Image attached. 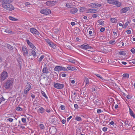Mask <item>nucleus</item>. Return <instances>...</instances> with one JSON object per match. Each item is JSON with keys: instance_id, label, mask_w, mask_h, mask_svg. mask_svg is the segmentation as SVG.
Here are the masks:
<instances>
[{"instance_id": "f257e3e1", "label": "nucleus", "mask_w": 135, "mask_h": 135, "mask_svg": "<svg viewBox=\"0 0 135 135\" xmlns=\"http://www.w3.org/2000/svg\"><path fill=\"white\" fill-rule=\"evenodd\" d=\"M13 81L12 79H10L7 80L5 82L4 86L6 89H8L12 85Z\"/></svg>"}, {"instance_id": "f03ea898", "label": "nucleus", "mask_w": 135, "mask_h": 135, "mask_svg": "<svg viewBox=\"0 0 135 135\" xmlns=\"http://www.w3.org/2000/svg\"><path fill=\"white\" fill-rule=\"evenodd\" d=\"M9 3L2 6L3 8L9 11H12L14 9L13 6L11 3Z\"/></svg>"}, {"instance_id": "7ed1b4c3", "label": "nucleus", "mask_w": 135, "mask_h": 135, "mask_svg": "<svg viewBox=\"0 0 135 135\" xmlns=\"http://www.w3.org/2000/svg\"><path fill=\"white\" fill-rule=\"evenodd\" d=\"M8 76L7 73L5 71L3 72L0 75V80L1 81H4Z\"/></svg>"}, {"instance_id": "20e7f679", "label": "nucleus", "mask_w": 135, "mask_h": 135, "mask_svg": "<svg viewBox=\"0 0 135 135\" xmlns=\"http://www.w3.org/2000/svg\"><path fill=\"white\" fill-rule=\"evenodd\" d=\"M40 12L42 14L46 15L49 14L51 13V11L47 8L42 9L41 10Z\"/></svg>"}, {"instance_id": "39448f33", "label": "nucleus", "mask_w": 135, "mask_h": 135, "mask_svg": "<svg viewBox=\"0 0 135 135\" xmlns=\"http://www.w3.org/2000/svg\"><path fill=\"white\" fill-rule=\"evenodd\" d=\"M55 88L58 89H61L64 87V85L63 84H60L58 83H55L54 85Z\"/></svg>"}, {"instance_id": "423d86ee", "label": "nucleus", "mask_w": 135, "mask_h": 135, "mask_svg": "<svg viewBox=\"0 0 135 135\" xmlns=\"http://www.w3.org/2000/svg\"><path fill=\"white\" fill-rule=\"evenodd\" d=\"M80 47L82 49L85 50L87 49H91L93 48L90 46L86 44H84L83 45H81Z\"/></svg>"}, {"instance_id": "0eeeda50", "label": "nucleus", "mask_w": 135, "mask_h": 135, "mask_svg": "<svg viewBox=\"0 0 135 135\" xmlns=\"http://www.w3.org/2000/svg\"><path fill=\"white\" fill-rule=\"evenodd\" d=\"M13 0H0L2 6L9 3H11Z\"/></svg>"}, {"instance_id": "6e6552de", "label": "nucleus", "mask_w": 135, "mask_h": 135, "mask_svg": "<svg viewBox=\"0 0 135 135\" xmlns=\"http://www.w3.org/2000/svg\"><path fill=\"white\" fill-rule=\"evenodd\" d=\"M30 32L32 33L38 35L39 33L35 28H31L30 29Z\"/></svg>"}, {"instance_id": "1a4fd4ad", "label": "nucleus", "mask_w": 135, "mask_h": 135, "mask_svg": "<svg viewBox=\"0 0 135 135\" xmlns=\"http://www.w3.org/2000/svg\"><path fill=\"white\" fill-rule=\"evenodd\" d=\"M129 10V7H126L120 10V12L122 13H123L126 12Z\"/></svg>"}, {"instance_id": "9d476101", "label": "nucleus", "mask_w": 135, "mask_h": 135, "mask_svg": "<svg viewBox=\"0 0 135 135\" xmlns=\"http://www.w3.org/2000/svg\"><path fill=\"white\" fill-rule=\"evenodd\" d=\"M22 51L23 55L25 56H26L28 55V52L27 49V48H26L25 47H23Z\"/></svg>"}, {"instance_id": "9b49d317", "label": "nucleus", "mask_w": 135, "mask_h": 135, "mask_svg": "<svg viewBox=\"0 0 135 135\" xmlns=\"http://www.w3.org/2000/svg\"><path fill=\"white\" fill-rule=\"evenodd\" d=\"M26 41L28 44L31 48H32V49L34 50H35L36 49V47L33 44L30 42L29 40H27Z\"/></svg>"}, {"instance_id": "f8f14e48", "label": "nucleus", "mask_w": 135, "mask_h": 135, "mask_svg": "<svg viewBox=\"0 0 135 135\" xmlns=\"http://www.w3.org/2000/svg\"><path fill=\"white\" fill-rule=\"evenodd\" d=\"M97 9H90L88 10L87 12L88 13H95L97 12Z\"/></svg>"}, {"instance_id": "ddd939ff", "label": "nucleus", "mask_w": 135, "mask_h": 135, "mask_svg": "<svg viewBox=\"0 0 135 135\" xmlns=\"http://www.w3.org/2000/svg\"><path fill=\"white\" fill-rule=\"evenodd\" d=\"M47 42L49 45L53 49H55L56 48V46L55 45L50 41L48 40L47 41Z\"/></svg>"}, {"instance_id": "4468645a", "label": "nucleus", "mask_w": 135, "mask_h": 135, "mask_svg": "<svg viewBox=\"0 0 135 135\" xmlns=\"http://www.w3.org/2000/svg\"><path fill=\"white\" fill-rule=\"evenodd\" d=\"M108 2L111 4H115L118 3V1H115L114 0H107Z\"/></svg>"}, {"instance_id": "2eb2a0df", "label": "nucleus", "mask_w": 135, "mask_h": 135, "mask_svg": "<svg viewBox=\"0 0 135 135\" xmlns=\"http://www.w3.org/2000/svg\"><path fill=\"white\" fill-rule=\"evenodd\" d=\"M78 9L77 8H73L70 9V12L71 14H74L76 13Z\"/></svg>"}, {"instance_id": "dca6fc26", "label": "nucleus", "mask_w": 135, "mask_h": 135, "mask_svg": "<svg viewBox=\"0 0 135 135\" xmlns=\"http://www.w3.org/2000/svg\"><path fill=\"white\" fill-rule=\"evenodd\" d=\"M94 102L97 105H99L100 104V100L98 99H93Z\"/></svg>"}, {"instance_id": "f3484780", "label": "nucleus", "mask_w": 135, "mask_h": 135, "mask_svg": "<svg viewBox=\"0 0 135 135\" xmlns=\"http://www.w3.org/2000/svg\"><path fill=\"white\" fill-rule=\"evenodd\" d=\"M104 6V5L103 3L98 4V3L96 2L95 3V8L96 7H103Z\"/></svg>"}, {"instance_id": "a211bd4d", "label": "nucleus", "mask_w": 135, "mask_h": 135, "mask_svg": "<svg viewBox=\"0 0 135 135\" xmlns=\"http://www.w3.org/2000/svg\"><path fill=\"white\" fill-rule=\"evenodd\" d=\"M61 66H57L54 68V70L56 71H61Z\"/></svg>"}, {"instance_id": "6ab92c4d", "label": "nucleus", "mask_w": 135, "mask_h": 135, "mask_svg": "<svg viewBox=\"0 0 135 135\" xmlns=\"http://www.w3.org/2000/svg\"><path fill=\"white\" fill-rule=\"evenodd\" d=\"M129 110L130 115L135 118V114L133 113L132 110L130 108H129Z\"/></svg>"}, {"instance_id": "aec40b11", "label": "nucleus", "mask_w": 135, "mask_h": 135, "mask_svg": "<svg viewBox=\"0 0 135 135\" xmlns=\"http://www.w3.org/2000/svg\"><path fill=\"white\" fill-rule=\"evenodd\" d=\"M42 72L44 73H49L48 70L47 68L45 67H44L42 69Z\"/></svg>"}, {"instance_id": "412c9836", "label": "nucleus", "mask_w": 135, "mask_h": 135, "mask_svg": "<svg viewBox=\"0 0 135 135\" xmlns=\"http://www.w3.org/2000/svg\"><path fill=\"white\" fill-rule=\"evenodd\" d=\"M33 49H32L31 50V54L30 55H32L33 56H35L36 55V53L35 51Z\"/></svg>"}, {"instance_id": "4be33fe9", "label": "nucleus", "mask_w": 135, "mask_h": 135, "mask_svg": "<svg viewBox=\"0 0 135 135\" xmlns=\"http://www.w3.org/2000/svg\"><path fill=\"white\" fill-rule=\"evenodd\" d=\"M93 60H94V61L98 62H99V57L98 56H94V57H93Z\"/></svg>"}, {"instance_id": "5701e85b", "label": "nucleus", "mask_w": 135, "mask_h": 135, "mask_svg": "<svg viewBox=\"0 0 135 135\" xmlns=\"http://www.w3.org/2000/svg\"><path fill=\"white\" fill-rule=\"evenodd\" d=\"M84 81L85 82V85H88L89 84V80L88 78H86V77H85Z\"/></svg>"}, {"instance_id": "b1692460", "label": "nucleus", "mask_w": 135, "mask_h": 135, "mask_svg": "<svg viewBox=\"0 0 135 135\" xmlns=\"http://www.w3.org/2000/svg\"><path fill=\"white\" fill-rule=\"evenodd\" d=\"M88 6L89 7H91L92 8H95V3H91L88 4Z\"/></svg>"}, {"instance_id": "393cba45", "label": "nucleus", "mask_w": 135, "mask_h": 135, "mask_svg": "<svg viewBox=\"0 0 135 135\" xmlns=\"http://www.w3.org/2000/svg\"><path fill=\"white\" fill-rule=\"evenodd\" d=\"M38 110L39 111L40 113L42 114L44 112L45 109L42 107H41L39 109H38Z\"/></svg>"}, {"instance_id": "a878e982", "label": "nucleus", "mask_w": 135, "mask_h": 135, "mask_svg": "<svg viewBox=\"0 0 135 135\" xmlns=\"http://www.w3.org/2000/svg\"><path fill=\"white\" fill-rule=\"evenodd\" d=\"M9 18L10 20L13 21H17L18 20V19L15 18L11 16H9Z\"/></svg>"}, {"instance_id": "bb28decb", "label": "nucleus", "mask_w": 135, "mask_h": 135, "mask_svg": "<svg viewBox=\"0 0 135 135\" xmlns=\"http://www.w3.org/2000/svg\"><path fill=\"white\" fill-rule=\"evenodd\" d=\"M125 125L126 127H127L129 128H130L132 127V126L131 125H129V124L128 123V121H126L125 122Z\"/></svg>"}, {"instance_id": "cd10ccee", "label": "nucleus", "mask_w": 135, "mask_h": 135, "mask_svg": "<svg viewBox=\"0 0 135 135\" xmlns=\"http://www.w3.org/2000/svg\"><path fill=\"white\" fill-rule=\"evenodd\" d=\"M31 86L30 85L29 83H27V85L26 86L25 89L30 90L31 89Z\"/></svg>"}, {"instance_id": "c85d7f7f", "label": "nucleus", "mask_w": 135, "mask_h": 135, "mask_svg": "<svg viewBox=\"0 0 135 135\" xmlns=\"http://www.w3.org/2000/svg\"><path fill=\"white\" fill-rule=\"evenodd\" d=\"M75 120L78 121H81L82 120L81 118L78 116H76L75 118Z\"/></svg>"}, {"instance_id": "c756f323", "label": "nucleus", "mask_w": 135, "mask_h": 135, "mask_svg": "<svg viewBox=\"0 0 135 135\" xmlns=\"http://www.w3.org/2000/svg\"><path fill=\"white\" fill-rule=\"evenodd\" d=\"M111 22L113 23H116L117 22V19L114 18H111L110 19Z\"/></svg>"}, {"instance_id": "7c9ffc66", "label": "nucleus", "mask_w": 135, "mask_h": 135, "mask_svg": "<svg viewBox=\"0 0 135 135\" xmlns=\"http://www.w3.org/2000/svg\"><path fill=\"white\" fill-rule=\"evenodd\" d=\"M67 68L69 70H77L76 69L74 68L73 67H71V66H68L67 67Z\"/></svg>"}, {"instance_id": "2f4dec72", "label": "nucleus", "mask_w": 135, "mask_h": 135, "mask_svg": "<svg viewBox=\"0 0 135 135\" xmlns=\"http://www.w3.org/2000/svg\"><path fill=\"white\" fill-rule=\"evenodd\" d=\"M129 74L127 73L124 74L122 75L123 77L127 78L129 77Z\"/></svg>"}, {"instance_id": "473e14b6", "label": "nucleus", "mask_w": 135, "mask_h": 135, "mask_svg": "<svg viewBox=\"0 0 135 135\" xmlns=\"http://www.w3.org/2000/svg\"><path fill=\"white\" fill-rule=\"evenodd\" d=\"M85 8L84 7H81L79 9V11L81 12H83L85 11Z\"/></svg>"}, {"instance_id": "72a5a7b5", "label": "nucleus", "mask_w": 135, "mask_h": 135, "mask_svg": "<svg viewBox=\"0 0 135 135\" xmlns=\"http://www.w3.org/2000/svg\"><path fill=\"white\" fill-rule=\"evenodd\" d=\"M41 94L42 95L45 97L47 99V97L45 94V93L42 91H41Z\"/></svg>"}, {"instance_id": "f704fd0d", "label": "nucleus", "mask_w": 135, "mask_h": 135, "mask_svg": "<svg viewBox=\"0 0 135 135\" xmlns=\"http://www.w3.org/2000/svg\"><path fill=\"white\" fill-rule=\"evenodd\" d=\"M98 22L99 24L101 25H103L104 24V21H102L101 20H99L98 21Z\"/></svg>"}, {"instance_id": "c9c22d12", "label": "nucleus", "mask_w": 135, "mask_h": 135, "mask_svg": "<svg viewBox=\"0 0 135 135\" xmlns=\"http://www.w3.org/2000/svg\"><path fill=\"white\" fill-rule=\"evenodd\" d=\"M129 23L128 21H127L124 25L123 26V28H126L128 26V25Z\"/></svg>"}, {"instance_id": "e433bc0d", "label": "nucleus", "mask_w": 135, "mask_h": 135, "mask_svg": "<svg viewBox=\"0 0 135 135\" xmlns=\"http://www.w3.org/2000/svg\"><path fill=\"white\" fill-rule=\"evenodd\" d=\"M16 110L18 111H22V108H21L20 107H19V106L16 108Z\"/></svg>"}, {"instance_id": "4c0bfd02", "label": "nucleus", "mask_w": 135, "mask_h": 135, "mask_svg": "<svg viewBox=\"0 0 135 135\" xmlns=\"http://www.w3.org/2000/svg\"><path fill=\"white\" fill-rule=\"evenodd\" d=\"M95 75L97 77H98L100 78L102 80H104V78H102L101 76V75H100L99 74H95Z\"/></svg>"}, {"instance_id": "58836bf2", "label": "nucleus", "mask_w": 135, "mask_h": 135, "mask_svg": "<svg viewBox=\"0 0 135 135\" xmlns=\"http://www.w3.org/2000/svg\"><path fill=\"white\" fill-rule=\"evenodd\" d=\"M72 5L71 4L67 3L66 4V6L68 8H71Z\"/></svg>"}, {"instance_id": "ea45409f", "label": "nucleus", "mask_w": 135, "mask_h": 135, "mask_svg": "<svg viewBox=\"0 0 135 135\" xmlns=\"http://www.w3.org/2000/svg\"><path fill=\"white\" fill-rule=\"evenodd\" d=\"M7 48L11 50H13V47L10 45H8L7 46Z\"/></svg>"}, {"instance_id": "a19ab883", "label": "nucleus", "mask_w": 135, "mask_h": 135, "mask_svg": "<svg viewBox=\"0 0 135 135\" xmlns=\"http://www.w3.org/2000/svg\"><path fill=\"white\" fill-rule=\"evenodd\" d=\"M129 62L130 64L133 63V64H135V59L130 60Z\"/></svg>"}, {"instance_id": "79ce46f5", "label": "nucleus", "mask_w": 135, "mask_h": 135, "mask_svg": "<svg viewBox=\"0 0 135 135\" xmlns=\"http://www.w3.org/2000/svg\"><path fill=\"white\" fill-rule=\"evenodd\" d=\"M5 32L8 33H13V32L10 30H6Z\"/></svg>"}, {"instance_id": "37998d69", "label": "nucleus", "mask_w": 135, "mask_h": 135, "mask_svg": "<svg viewBox=\"0 0 135 135\" xmlns=\"http://www.w3.org/2000/svg\"><path fill=\"white\" fill-rule=\"evenodd\" d=\"M44 56L42 55L41 56L39 60H38V61L39 62H41L42 61V60L43 59V58H44Z\"/></svg>"}, {"instance_id": "c03bdc74", "label": "nucleus", "mask_w": 135, "mask_h": 135, "mask_svg": "<svg viewBox=\"0 0 135 135\" xmlns=\"http://www.w3.org/2000/svg\"><path fill=\"white\" fill-rule=\"evenodd\" d=\"M119 53L120 55H126V53L123 51H120Z\"/></svg>"}, {"instance_id": "a18cd8bd", "label": "nucleus", "mask_w": 135, "mask_h": 135, "mask_svg": "<svg viewBox=\"0 0 135 135\" xmlns=\"http://www.w3.org/2000/svg\"><path fill=\"white\" fill-rule=\"evenodd\" d=\"M51 2L50 1H47L46 2V4L47 6H50L51 4Z\"/></svg>"}, {"instance_id": "49530a36", "label": "nucleus", "mask_w": 135, "mask_h": 135, "mask_svg": "<svg viewBox=\"0 0 135 135\" xmlns=\"http://www.w3.org/2000/svg\"><path fill=\"white\" fill-rule=\"evenodd\" d=\"M115 5H116L117 7H119L120 6L121 3L119 2L118 1V3H117L115 4Z\"/></svg>"}, {"instance_id": "de8ad7c7", "label": "nucleus", "mask_w": 135, "mask_h": 135, "mask_svg": "<svg viewBox=\"0 0 135 135\" xmlns=\"http://www.w3.org/2000/svg\"><path fill=\"white\" fill-rule=\"evenodd\" d=\"M61 70H63L64 71H67V70L66 69L65 67L61 66Z\"/></svg>"}, {"instance_id": "09e8293b", "label": "nucleus", "mask_w": 135, "mask_h": 135, "mask_svg": "<svg viewBox=\"0 0 135 135\" xmlns=\"http://www.w3.org/2000/svg\"><path fill=\"white\" fill-rule=\"evenodd\" d=\"M5 99L3 97H2L0 98V104L1 102L3 101Z\"/></svg>"}, {"instance_id": "8fccbe9b", "label": "nucleus", "mask_w": 135, "mask_h": 135, "mask_svg": "<svg viewBox=\"0 0 135 135\" xmlns=\"http://www.w3.org/2000/svg\"><path fill=\"white\" fill-rule=\"evenodd\" d=\"M29 90H27V89H24V93L25 94H27V93L29 91Z\"/></svg>"}, {"instance_id": "3c124183", "label": "nucleus", "mask_w": 135, "mask_h": 135, "mask_svg": "<svg viewBox=\"0 0 135 135\" xmlns=\"http://www.w3.org/2000/svg\"><path fill=\"white\" fill-rule=\"evenodd\" d=\"M131 51L133 54H134L135 53V50L134 48L131 49Z\"/></svg>"}, {"instance_id": "603ef678", "label": "nucleus", "mask_w": 135, "mask_h": 135, "mask_svg": "<svg viewBox=\"0 0 135 135\" xmlns=\"http://www.w3.org/2000/svg\"><path fill=\"white\" fill-rule=\"evenodd\" d=\"M22 121L24 123H26V119L25 118H22Z\"/></svg>"}, {"instance_id": "864d4df0", "label": "nucleus", "mask_w": 135, "mask_h": 135, "mask_svg": "<svg viewBox=\"0 0 135 135\" xmlns=\"http://www.w3.org/2000/svg\"><path fill=\"white\" fill-rule=\"evenodd\" d=\"M60 107L62 110H64L65 109V107L64 105H61Z\"/></svg>"}, {"instance_id": "5fc2aeb1", "label": "nucleus", "mask_w": 135, "mask_h": 135, "mask_svg": "<svg viewBox=\"0 0 135 135\" xmlns=\"http://www.w3.org/2000/svg\"><path fill=\"white\" fill-rule=\"evenodd\" d=\"M69 61L70 62L73 64H75V63L74 60H69Z\"/></svg>"}, {"instance_id": "6e6d98bb", "label": "nucleus", "mask_w": 135, "mask_h": 135, "mask_svg": "<svg viewBox=\"0 0 135 135\" xmlns=\"http://www.w3.org/2000/svg\"><path fill=\"white\" fill-rule=\"evenodd\" d=\"M115 41H109V43L110 44H114Z\"/></svg>"}, {"instance_id": "4d7b16f0", "label": "nucleus", "mask_w": 135, "mask_h": 135, "mask_svg": "<svg viewBox=\"0 0 135 135\" xmlns=\"http://www.w3.org/2000/svg\"><path fill=\"white\" fill-rule=\"evenodd\" d=\"M97 112L98 113H100L102 112L101 110L100 109H98L97 110Z\"/></svg>"}, {"instance_id": "13d9d810", "label": "nucleus", "mask_w": 135, "mask_h": 135, "mask_svg": "<svg viewBox=\"0 0 135 135\" xmlns=\"http://www.w3.org/2000/svg\"><path fill=\"white\" fill-rule=\"evenodd\" d=\"M107 128L106 127H104L103 128V131L104 132L106 131L107 130Z\"/></svg>"}, {"instance_id": "bf43d9fd", "label": "nucleus", "mask_w": 135, "mask_h": 135, "mask_svg": "<svg viewBox=\"0 0 135 135\" xmlns=\"http://www.w3.org/2000/svg\"><path fill=\"white\" fill-rule=\"evenodd\" d=\"M98 16V15L97 14H94L93 15L92 17L94 18H96Z\"/></svg>"}, {"instance_id": "052dcab7", "label": "nucleus", "mask_w": 135, "mask_h": 135, "mask_svg": "<svg viewBox=\"0 0 135 135\" xmlns=\"http://www.w3.org/2000/svg\"><path fill=\"white\" fill-rule=\"evenodd\" d=\"M7 120H8L9 122H12L13 121V119L12 118H9L7 119Z\"/></svg>"}, {"instance_id": "680f3d73", "label": "nucleus", "mask_w": 135, "mask_h": 135, "mask_svg": "<svg viewBox=\"0 0 135 135\" xmlns=\"http://www.w3.org/2000/svg\"><path fill=\"white\" fill-rule=\"evenodd\" d=\"M127 34H129L131 33V31L130 30H128L127 31Z\"/></svg>"}, {"instance_id": "e2e57ef3", "label": "nucleus", "mask_w": 135, "mask_h": 135, "mask_svg": "<svg viewBox=\"0 0 135 135\" xmlns=\"http://www.w3.org/2000/svg\"><path fill=\"white\" fill-rule=\"evenodd\" d=\"M105 29L103 27H102L100 29V31L101 32H103L105 30Z\"/></svg>"}, {"instance_id": "0e129e2a", "label": "nucleus", "mask_w": 135, "mask_h": 135, "mask_svg": "<svg viewBox=\"0 0 135 135\" xmlns=\"http://www.w3.org/2000/svg\"><path fill=\"white\" fill-rule=\"evenodd\" d=\"M74 108L76 109H77L78 108V106L77 104H75L74 105Z\"/></svg>"}, {"instance_id": "69168bd1", "label": "nucleus", "mask_w": 135, "mask_h": 135, "mask_svg": "<svg viewBox=\"0 0 135 135\" xmlns=\"http://www.w3.org/2000/svg\"><path fill=\"white\" fill-rule=\"evenodd\" d=\"M40 128L42 129H43V127H44V125L43 124H40Z\"/></svg>"}, {"instance_id": "338daca9", "label": "nucleus", "mask_w": 135, "mask_h": 135, "mask_svg": "<svg viewBox=\"0 0 135 135\" xmlns=\"http://www.w3.org/2000/svg\"><path fill=\"white\" fill-rule=\"evenodd\" d=\"M72 118V116H70L69 118H67V121L68 122H69L70 119Z\"/></svg>"}, {"instance_id": "774afa93", "label": "nucleus", "mask_w": 135, "mask_h": 135, "mask_svg": "<svg viewBox=\"0 0 135 135\" xmlns=\"http://www.w3.org/2000/svg\"><path fill=\"white\" fill-rule=\"evenodd\" d=\"M31 96L33 99L35 97V95L33 94H31Z\"/></svg>"}]
</instances>
